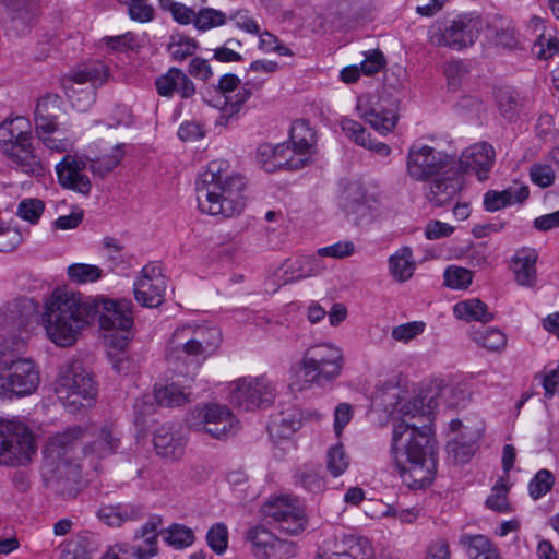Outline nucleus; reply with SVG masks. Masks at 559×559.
Segmentation results:
<instances>
[{"label":"nucleus","instance_id":"obj_1","mask_svg":"<svg viewBox=\"0 0 559 559\" xmlns=\"http://www.w3.org/2000/svg\"><path fill=\"white\" fill-rule=\"evenodd\" d=\"M131 307L130 300L96 299L56 289L45 300L41 323L52 343L67 347L98 317L107 344L122 348L132 337Z\"/></svg>","mask_w":559,"mask_h":559},{"label":"nucleus","instance_id":"obj_2","mask_svg":"<svg viewBox=\"0 0 559 559\" xmlns=\"http://www.w3.org/2000/svg\"><path fill=\"white\" fill-rule=\"evenodd\" d=\"M415 397L401 404V418L393 423L391 456L403 483L411 489L431 484L436 474L432 412L438 406L433 397Z\"/></svg>","mask_w":559,"mask_h":559},{"label":"nucleus","instance_id":"obj_3","mask_svg":"<svg viewBox=\"0 0 559 559\" xmlns=\"http://www.w3.org/2000/svg\"><path fill=\"white\" fill-rule=\"evenodd\" d=\"M245 187L242 176L228 173L226 160H212L195 181L198 206L213 216L237 215L245 206Z\"/></svg>","mask_w":559,"mask_h":559},{"label":"nucleus","instance_id":"obj_4","mask_svg":"<svg viewBox=\"0 0 559 559\" xmlns=\"http://www.w3.org/2000/svg\"><path fill=\"white\" fill-rule=\"evenodd\" d=\"M221 343L218 329L201 324H185L177 328L167 343L168 361L188 362L189 357H207Z\"/></svg>","mask_w":559,"mask_h":559},{"label":"nucleus","instance_id":"obj_5","mask_svg":"<svg viewBox=\"0 0 559 559\" xmlns=\"http://www.w3.org/2000/svg\"><path fill=\"white\" fill-rule=\"evenodd\" d=\"M55 392L70 412L90 406L96 396L92 374L81 360H69L60 367Z\"/></svg>","mask_w":559,"mask_h":559},{"label":"nucleus","instance_id":"obj_6","mask_svg":"<svg viewBox=\"0 0 559 559\" xmlns=\"http://www.w3.org/2000/svg\"><path fill=\"white\" fill-rule=\"evenodd\" d=\"M344 366L343 350L331 343H319L304 353L300 370L305 380L318 386L335 381Z\"/></svg>","mask_w":559,"mask_h":559},{"label":"nucleus","instance_id":"obj_7","mask_svg":"<svg viewBox=\"0 0 559 559\" xmlns=\"http://www.w3.org/2000/svg\"><path fill=\"white\" fill-rule=\"evenodd\" d=\"M37 447L29 427L17 419H0V464L5 466H25Z\"/></svg>","mask_w":559,"mask_h":559},{"label":"nucleus","instance_id":"obj_8","mask_svg":"<svg viewBox=\"0 0 559 559\" xmlns=\"http://www.w3.org/2000/svg\"><path fill=\"white\" fill-rule=\"evenodd\" d=\"M108 79V68L96 62L62 79V87L73 108L86 111L95 102V90Z\"/></svg>","mask_w":559,"mask_h":559},{"label":"nucleus","instance_id":"obj_9","mask_svg":"<svg viewBox=\"0 0 559 559\" xmlns=\"http://www.w3.org/2000/svg\"><path fill=\"white\" fill-rule=\"evenodd\" d=\"M485 31V22L479 15L463 14L444 26L432 27L430 38L437 46L462 49L472 46L479 34Z\"/></svg>","mask_w":559,"mask_h":559},{"label":"nucleus","instance_id":"obj_10","mask_svg":"<svg viewBox=\"0 0 559 559\" xmlns=\"http://www.w3.org/2000/svg\"><path fill=\"white\" fill-rule=\"evenodd\" d=\"M456 167L453 156L425 144H413L407 155V173L417 181H426Z\"/></svg>","mask_w":559,"mask_h":559},{"label":"nucleus","instance_id":"obj_11","mask_svg":"<svg viewBox=\"0 0 559 559\" xmlns=\"http://www.w3.org/2000/svg\"><path fill=\"white\" fill-rule=\"evenodd\" d=\"M262 512L269 524L287 535H297L306 527V511L297 498L271 499L263 504Z\"/></svg>","mask_w":559,"mask_h":559},{"label":"nucleus","instance_id":"obj_12","mask_svg":"<svg viewBox=\"0 0 559 559\" xmlns=\"http://www.w3.org/2000/svg\"><path fill=\"white\" fill-rule=\"evenodd\" d=\"M188 425L195 430H204L216 439L228 438L234 435L238 420L230 409L221 404H206L190 412Z\"/></svg>","mask_w":559,"mask_h":559},{"label":"nucleus","instance_id":"obj_13","mask_svg":"<svg viewBox=\"0 0 559 559\" xmlns=\"http://www.w3.org/2000/svg\"><path fill=\"white\" fill-rule=\"evenodd\" d=\"M276 389L265 376L241 378L233 383L230 403L243 411L269 407L275 400Z\"/></svg>","mask_w":559,"mask_h":559},{"label":"nucleus","instance_id":"obj_14","mask_svg":"<svg viewBox=\"0 0 559 559\" xmlns=\"http://www.w3.org/2000/svg\"><path fill=\"white\" fill-rule=\"evenodd\" d=\"M162 524L159 516H154L142 527L141 533L135 535L133 543L118 544L112 546L104 559H151L157 555V528Z\"/></svg>","mask_w":559,"mask_h":559},{"label":"nucleus","instance_id":"obj_15","mask_svg":"<svg viewBox=\"0 0 559 559\" xmlns=\"http://www.w3.org/2000/svg\"><path fill=\"white\" fill-rule=\"evenodd\" d=\"M252 552L259 559H290L296 555V544L275 536L263 526L247 532Z\"/></svg>","mask_w":559,"mask_h":559},{"label":"nucleus","instance_id":"obj_16","mask_svg":"<svg viewBox=\"0 0 559 559\" xmlns=\"http://www.w3.org/2000/svg\"><path fill=\"white\" fill-rule=\"evenodd\" d=\"M165 289L166 278L159 266L147 264L134 283V297L141 306L154 308L163 302Z\"/></svg>","mask_w":559,"mask_h":559},{"label":"nucleus","instance_id":"obj_17","mask_svg":"<svg viewBox=\"0 0 559 559\" xmlns=\"http://www.w3.org/2000/svg\"><path fill=\"white\" fill-rule=\"evenodd\" d=\"M0 380H2V389L17 396H25L37 389L40 376L35 362L31 358H25L17 360V364L0 377Z\"/></svg>","mask_w":559,"mask_h":559},{"label":"nucleus","instance_id":"obj_18","mask_svg":"<svg viewBox=\"0 0 559 559\" xmlns=\"http://www.w3.org/2000/svg\"><path fill=\"white\" fill-rule=\"evenodd\" d=\"M258 160L265 171L274 173L278 169L298 170L307 166L306 157L294 156V150L286 143L273 146L263 143L258 147Z\"/></svg>","mask_w":559,"mask_h":559},{"label":"nucleus","instance_id":"obj_19","mask_svg":"<svg viewBox=\"0 0 559 559\" xmlns=\"http://www.w3.org/2000/svg\"><path fill=\"white\" fill-rule=\"evenodd\" d=\"M496 153L491 144L480 142L467 147L456 163L457 173H475L479 181H485L495 164Z\"/></svg>","mask_w":559,"mask_h":559},{"label":"nucleus","instance_id":"obj_20","mask_svg":"<svg viewBox=\"0 0 559 559\" xmlns=\"http://www.w3.org/2000/svg\"><path fill=\"white\" fill-rule=\"evenodd\" d=\"M86 160L76 155L67 154L56 165L58 182L66 189L88 195L92 189L90 178L84 174Z\"/></svg>","mask_w":559,"mask_h":559},{"label":"nucleus","instance_id":"obj_21","mask_svg":"<svg viewBox=\"0 0 559 559\" xmlns=\"http://www.w3.org/2000/svg\"><path fill=\"white\" fill-rule=\"evenodd\" d=\"M82 435V428L73 427L62 433H57L48 441L44 456L46 461L56 466L58 473L61 474L62 466L66 467L73 459L71 453Z\"/></svg>","mask_w":559,"mask_h":559},{"label":"nucleus","instance_id":"obj_22","mask_svg":"<svg viewBox=\"0 0 559 559\" xmlns=\"http://www.w3.org/2000/svg\"><path fill=\"white\" fill-rule=\"evenodd\" d=\"M39 305L31 298H20L9 304L2 312L4 328L17 330L19 335L26 333L37 321Z\"/></svg>","mask_w":559,"mask_h":559},{"label":"nucleus","instance_id":"obj_23","mask_svg":"<svg viewBox=\"0 0 559 559\" xmlns=\"http://www.w3.org/2000/svg\"><path fill=\"white\" fill-rule=\"evenodd\" d=\"M1 151L12 168L33 177L44 175L43 164L34 154L31 140L7 143Z\"/></svg>","mask_w":559,"mask_h":559},{"label":"nucleus","instance_id":"obj_24","mask_svg":"<svg viewBox=\"0 0 559 559\" xmlns=\"http://www.w3.org/2000/svg\"><path fill=\"white\" fill-rule=\"evenodd\" d=\"M495 100L499 114L509 122L518 120L521 115H527L532 109L530 97L508 86L495 90Z\"/></svg>","mask_w":559,"mask_h":559},{"label":"nucleus","instance_id":"obj_25","mask_svg":"<svg viewBox=\"0 0 559 559\" xmlns=\"http://www.w3.org/2000/svg\"><path fill=\"white\" fill-rule=\"evenodd\" d=\"M120 432L112 425H105L93 433V439L83 448L85 456L104 459L117 452L120 447Z\"/></svg>","mask_w":559,"mask_h":559},{"label":"nucleus","instance_id":"obj_26","mask_svg":"<svg viewBox=\"0 0 559 559\" xmlns=\"http://www.w3.org/2000/svg\"><path fill=\"white\" fill-rule=\"evenodd\" d=\"M436 178L426 192V198L433 206H444L451 203L461 188L457 168H453Z\"/></svg>","mask_w":559,"mask_h":559},{"label":"nucleus","instance_id":"obj_27","mask_svg":"<svg viewBox=\"0 0 559 559\" xmlns=\"http://www.w3.org/2000/svg\"><path fill=\"white\" fill-rule=\"evenodd\" d=\"M158 95L171 97L175 92L182 98H190L195 94V85L188 75L178 68H170L165 74L155 80Z\"/></svg>","mask_w":559,"mask_h":559},{"label":"nucleus","instance_id":"obj_28","mask_svg":"<svg viewBox=\"0 0 559 559\" xmlns=\"http://www.w3.org/2000/svg\"><path fill=\"white\" fill-rule=\"evenodd\" d=\"M61 98L56 94H47L41 97L35 109V132H57L58 118L61 114Z\"/></svg>","mask_w":559,"mask_h":559},{"label":"nucleus","instance_id":"obj_29","mask_svg":"<svg viewBox=\"0 0 559 559\" xmlns=\"http://www.w3.org/2000/svg\"><path fill=\"white\" fill-rule=\"evenodd\" d=\"M154 448L159 456L178 460L185 453L186 439L173 427H159L153 438Z\"/></svg>","mask_w":559,"mask_h":559},{"label":"nucleus","instance_id":"obj_30","mask_svg":"<svg viewBox=\"0 0 559 559\" xmlns=\"http://www.w3.org/2000/svg\"><path fill=\"white\" fill-rule=\"evenodd\" d=\"M284 283L299 281L310 276H317L326 270V265L318 253L316 255L301 257L295 261L287 260L283 265Z\"/></svg>","mask_w":559,"mask_h":559},{"label":"nucleus","instance_id":"obj_31","mask_svg":"<svg viewBox=\"0 0 559 559\" xmlns=\"http://www.w3.org/2000/svg\"><path fill=\"white\" fill-rule=\"evenodd\" d=\"M537 253L533 249H525L518 252L511 261V269L515 282L525 287H534L537 282L536 273Z\"/></svg>","mask_w":559,"mask_h":559},{"label":"nucleus","instance_id":"obj_32","mask_svg":"<svg viewBox=\"0 0 559 559\" xmlns=\"http://www.w3.org/2000/svg\"><path fill=\"white\" fill-rule=\"evenodd\" d=\"M289 141L292 143L290 148L294 150V156L306 157L308 165L311 159V150L317 142L316 132L309 122L296 120L290 128Z\"/></svg>","mask_w":559,"mask_h":559},{"label":"nucleus","instance_id":"obj_33","mask_svg":"<svg viewBox=\"0 0 559 559\" xmlns=\"http://www.w3.org/2000/svg\"><path fill=\"white\" fill-rule=\"evenodd\" d=\"M528 194L527 186L508 188L502 191L489 190L484 194L483 204L486 211L496 212L511 204L524 202Z\"/></svg>","mask_w":559,"mask_h":559},{"label":"nucleus","instance_id":"obj_34","mask_svg":"<svg viewBox=\"0 0 559 559\" xmlns=\"http://www.w3.org/2000/svg\"><path fill=\"white\" fill-rule=\"evenodd\" d=\"M27 341L24 335H10L0 340V377L5 374L17 360L25 359Z\"/></svg>","mask_w":559,"mask_h":559},{"label":"nucleus","instance_id":"obj_35","mask_svg":"<svg viewBox=\"0 0 559 559\" xmlns=\"http://www.w3.org/2000/svg\"><path fill=\"white\" fill-rule=\"evenodd\" d=\"M459 545L464 548L469 559H502L497 547L481 534H462Z\"/></svg>","mask_w":559,"mask_h":559},{"label":"nucleus","instance_id":"obj_36","mask_svg":"<svg viewBox=\"0 0 559 559\" xmlns=\"http://www.w3.org/2000/svg\"><path fill=\"white\" fill-rule=\"evenodd\" d=\"M484 36L489 44L504 49H513L518 45L514 28L501 17L485 22Z\"/></svg>","mask_w":559,"mask_h":559},{"label":"nucleus","instance_id":"obj_37","mask_svg":"<svg viewBox=\"0 0 559 559\" xmlns=\"http://www.w3.org/2000/svg\"><path fill=\"white\" fill-rule=\"evenodd\" d=\"M360 117L380 133L390 132L396 124L397 115L392 108L372 107L364 109L360 100L357 104Z\"/></svg>","mask_w":559,"mask_h":559},{"label":"nucleus","instance_id":"obj_38","mask_svg":"<svg viewBox=\"0 0 559 559\" xmlns=\"http://www.w3.org/2000/svg\"><path fill=\"white\" fill-rule=\"evenodd\" d=\"M454 316L467 322L479 321L488 323L493 320V313L488 310V306L478 298H472L459 301L453 307Z\"/></svg>","mask_w":559,"mask_h":559},{"label":"nucleus","instance_id":"obj_39","mask_svg":"<svg viewBox=\"0 0 559 559\" xmlns=\"http://www.w3.org/2000/svg\"><path fill=\"white\" fill-rule=\"evenodd\" d=\"M141 509L134 506H104L98 509L97 516L108 526L119 527L127 521L141 518Z\"/></svg>","mask_w":559,"mask_h":559},{"label":"nucleus","instance_id":"obj_40","mask_svg":"<svg viewBox=\"0 0 559 559\" xmlns=\"http://www.w3.org/2000/svg\"><path fill=\"white\" fill-rule=\"evenodd\" d=\"M301 426L300 414L296 409H286L275 416L267 426L272 437L286 439L293 436Z\"/></svg>","mask_w":559,"mask_h":559},{"label":"nucleus","instance_id":"obj_41","mask_svg":"<svg viewBox=\"0 0 559 559\" xmlns=\"http://www.w3.org/2000/svg\"><path fill=\"white\" fill-rule=\"evenodd\" d=\"M250 82H246L234 96H227L223 102L221 112L216 119V126L226 127L241 110L243 104L251 97V90L248 87Z\"/></svg>","mask_w":559,"mask_h":559},{"label":"nucleus","instance_id":"obj_42","mask_svg":"<svg viewBox=\"0 0 559 559\" xmlns=\"http://www.w3.org/2000/svg\"><path fill=\"white\" fill-rule=\"evenodd\" d=\"M336 556L342 559H371L372 547L366 538L349 535L344 537L341 544L335 546Z\"/></svg>","mask_w":559,"mask_h":559},{"label":"nucleus","instance_id":"obj_43","mask_svg":"<svg viewBox=\"0 0 559 559\" xmlns=\"http://www.w3.org/2000/svg\"><path fill=\"white\" fill-rule=\"evenodd\" d=\"M471 338L489 352L499 353L507 346V336L496 328L483 326L471 332Z\"/></svg>","mask_w":559,"mask_h":559},{"label":"nucleus","instance_id":"obj_44","mask_svg":"<svg viewBox=\"0 0 559 559\" xmlns=\"http://www.w3.org/2000/svg\"><path fill=\"white\" fill-rule=\"evenodd\" d=\"M371 198L359 183H352L346 189L344 207L348 213L366 215L371 207Z\"/></svg>","mask_w":559,"mask_h":559},{"label":"nucleus","instance_id":"obj_45","mask_svg":"<svg viewBox=\"0 0 559 559\" xmlns=\"http://www.w3.org/2000/svg\"><path fill=\"white\" fill-rule=\"evenodd\" d=\"M28 122L23 117H16L13 120L4 121L0 124V142L2 146L7 143L31 140V133L26 130Z\"/></svg>","mask_w":559,"mask_h":559},{"label":"nucleus","instance_id":"obj_46","mask_svg":"<svg viewBox=\"0 0 559 559\" xmlns=\"http://www.w3.org/2000/svg\"><path fill=\"white\" fill-rule=\"evenodd\" d=\"M392 275L400 282L407 281L415 270L412 261V250L407 247L400 249L389 260Z\"/></svg>","mask_w":559,"mask_h":559},{"label":"nucleus","instance_id":"obj_47","mask_svg":"<svg viewBox=\"0 0 559 559\" xmlns=\"http://www.w3.org/2000/svg\"><path fill=\"white\" fill-rule=\"evenodd\" d=\"M159 534L169 546L177 549L189 547L194 542L193 531L183 524L174 523Z\"/></svg>","mask_w":559,"mask_h":559},{"label":"nucleus","instance_id":"obj_48","mask_svg":"<svg viewBox=\"0 0 559 559\" xmlns=\"http://www.w3.org/2000/svg\"><path fill=\"white\" fill-rule=\"evenodd\" d=\"M295 484L311 492H321L325 487L324 478L318 468L304 465L297 468L294 475Z\"/></svg>","mask_w":559,"mask_h":559},{"label":"nucleus","instance_id":"obj_49","mask_svg":"<svg viewBox=\"0 0 559 559\" xmlns=\"http://www.w3.org/2000/svg\"><path fill=\"white\" fill-rule=\"evenodd\" d=\"M124 156L123 145H116L108 155L90 159V170L99 177H105L115 169Z\"/></svg>","mask_w":559,"mask_h":559},{"label":"nucleus","instance_id":"obj_50","mask_svg":"<svg viewBox=\"0 0 559 559\" xmlns=\"http://www.w3.org/2000/svg\"><path fill=\"white\" fill-rule=\"evenodd\" d=\"M154 399L160 406L175 407L185 404L188 401V394L177 384L170 383L156 388Z\"/></svg>","mask_w":559,"mask_h":559},{"label":"nucleus","instance_id":"obj_51","mask_svg":"<svg viewBox=\"0 0 559 559\" xmlns=\"http://www.w3.org/2000/svg\"><path fill=\"white\" fill-rule=\"evenodd\" d=\"M68 276L76 284L95 283L103 277V270L94 264L73 263L68 267Z\"/></svg>","mask_w":559,"mask_h":559},{"label":"nucleus","instance_id":"obj_52","mask_svg":"<svg viewBox=\"0 0 559 559\" xmlns=\"http://www.w3.org/2000/svg\"><path fill=\"white\" fill-rule=\"evenodd\" d=\"M167 49L174 61L181 62L194 55L198 43L183 35H174L170 37Z\"/></svg>","mask_w":559,"mask_h":559},{"label":"nucleus","instance_id":"obj_53","mask_svg":"<svg viewBox=\"0 0 559 559\" xmlns=\"http://www.w3.org/2000/svg\"><path fill=\"white\" fill-rule=\"evenodd\" d=\"M103 246L106 250V260L110 264V270L115 271L124 267L129 263V255L123 245L116 238L105 237Z\"/></svg>","mask_w":559,"mask_h":559},{"label":"nucleus","instance_id":"obj_54","mask_svg":"<svg viewBox=\"0 0 559 559\" xmlns=\"http://www.w3.org/2000/svg\"><path fill=\"white\" fill-rule=\"evenodd\" d=\"M128 7L129 17L138 23H148L155 19V9L150 0H118Z\"/></svg>","mask_w":559,"mask_h":559},{"label":"nucleus","instance_id":"obj_55","mask_svg":"<svg viewBox=\"0 0 559 559\" xmlns=\"http://www.w3.org/2000/svg\"><path fill=\"white\" fill-rule=\"evenodd\" d=\"M226 20L227 17L224 12L212 8H203L197 12L194 26L198 31L205 32L224 25Z\"/></svg>","mask_w":559,"mask_h":559},{"label":"nucleus","instance_id":"obj_56","mask_svg":"<svg viewBox=\"0 0 559 559\" xmlns=\"http://www.w3.org/2000/svg\"><path fill=\"white\" fill-rule=\"evenodd\" d=\"M476 445L472 441H464L461 438H455L448 442L447 453L450 459L455 463H466L475 454Z\"/></svg>","mask_w":559,"mask_h":559},{"label":"nucleus","instance_id":"obj_57","mask_svg":"<svg viewBox=\"0 0 559 559\" xmlns=\"http://www.w3.org/2000/svg\"><path fill=\"white\" fill-rule=\"evenodd\" d=\"M349 465V459L341 443L331 447L326 454V468L333 477L345 473Z\"/></svg>","mask_w":559,"mask_h":559},{"label":"nucleus","instance_id":"obj_58","mask_svg":"<svg viewBox=\"0 0 559 559\" xmlns=\"http://www.w3.org/2000/svg\"><path fill=\"white\" fill-rule=\"evenodd\" d=\"M555 483V477L548 469L538 471L528 484L530 496L537 500L545 496Z\"/></svg>","mask_w":559,"mask_h":559},{"label":"nucleus","instance_id":"obj_59","mask_svg":"<svg viewBox=\"0 0 559 559\" xmlns=\"http://www.w3.org/2000/svg\"><path fill=\"white\" fill-rule=\"evenodd\" d=\"M45 210V203L35 198L24 199L17 205L16 215L23 221L36 224Z\"/></svg>","mask_w":559,"mask_h":559},{"label":"nucleus","instance_id":"obj_60","mask_svg":"<svg viewBox=\"0 0 559 559\" xmlns=\"http://www.w3.org/2000/svg\"><path fill=\"white\" fill-rule=\"evenodd\" d=\"M473 274L469 270L451 265L444 271V283L453 289H463L472 283Z\"/></svg>","mask_w":559,"mask_h":559},{"label":"nucleus","instance_id":"obj_61","mask_svg":"<svg viewBox=\"0 0 559 559\" xmlns=\"http://www.w3.org/2000/svg\"><path fill=\"white\" fill-rule=\"evenodd\" d=\"M206 542L210 548L217 555L225 552L228 546V531L225 524L216 523L209 530Z\"/></svg>","mask_w":559,"mask_h":559},{"label":"nucleus","instance_id":"obj_62","mask_svg":"<svg viewBox=\"0 0 559 559\" xmlns=\"http://www.w3.org/2000/svg\"><path fill=\"white\" fill-rule=\"evenodd\" d=\"M508 486L501 481L497 483L492 489L491 493L486 499V506L498 512H506L509 510L508 503Z\"/></svg>","mask_w":559,"mask_h":559},{"label":"nucleus","instance_id":"obj_63","mask_svg":"<svg viewBox=\"0 0 559 559\" xmlns=\"http://www.w3.org/2000/svg\"><path fill=\"white\" fill-rule=\"evenodd\" d=\"M530 177L533 183L540 188L550 187L556 178L555 170L547 164H534L530 169Z\"/></svg>","mask_w":559,"mask_h":559},{"label":"nucleus","instance_id":"obj_64","mask_svg":"<svg viewBox=\"0 0 559 559\" xmlns=\"http://www.w3.org/2000/svg\"><path fill=\"white\" fill-rule=\"evenodd\" d=\"M425 329V323L419 321L408 322L393 328L392 337L397 342L407 343L421 334Z\"/></svg>","mask_w":559,"mask_h":559}]
</instances>
